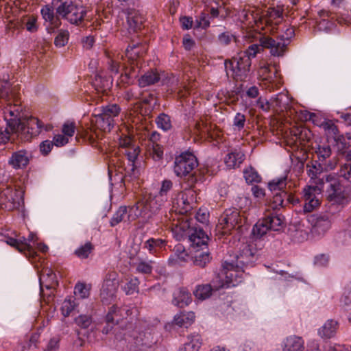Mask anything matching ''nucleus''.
<instances>
[{
	"mask_svg": "<svg viewBox=\"0 0 351 351\" xmlns=\"http://www.w3.org/2000/svg\"><path fill=\"white\" fill-rule=\"evenodd\" d=\"M259 49L258 45L252 44L245 51L238 54L231 60H226L225 68L227 73L228 74L229 71H231L232 76L237 81L244 80L250 71L251 58L256 56L259 52Z\"/></svg>",
	"mask_w": 351,
	"mask_h": 351,
	"instance_id": "1",
	"label": "nucleus"
},
{
	"mask_svg": "<svg viewBox=\"0 0 351 351\" xmlns=\"http://www.w3.org/2000/svg\"><path fill=\"white\" fill-rule=\"evenodd\" d=\"M325 190L327 199L332 205L337 204L341 208L349 202L348 194L340 181L334 176L326 175L320 179L319 183Z\"/></svg>",
	"mask_w": 351,
	"mask_h": 351,
	"instance_id": "2",
	"label": "nucleus"
},
{
	"mask_svg": "<svg viewBox=\"0 0 351 351\" xmlns=\"http://www.w3.org/2000/svg\"><path fill=\"white\" fill-rule=\"evenodd\" d=\"M243 272L241 268L235 267L234 260L225 261L220 272L213 279V286L216 289L234 287L241 281Z\"/></svg>",
	"mask_w": 351,
	"mask_h": 351,
	"instance_id": "3",
	"label": "nucleus"
},
{
	"mask_svg": "<svg viewBox=\"0 0 351 351\" xmlns=\"http://www.w3.org/2000/svg\"><path fill=\"white\" fill-rule=\"evenodd\" d=\"M198 165L196 157L191 153L185 152L178 156L174 161V172L176 176L182 177L189 175L188 181L192 186L202 179L197 171H193Z\"/></svg>",
	"mask_w": 351,
	"mask_h": 351,
	"instance_id": "4",
	"label": "nucleus"
},
{
	"mask_svg": "<svg viewBox=\"0 0 351 351\" xmlns=\"http://www.w3.org/2000/svg\"><path fill=\"white\" fill-rule=\"evenodd\" d=\"M245 221V217L236 208L226 209L220 215L217 230L222 234H230L234 229H239Z\"/></svg>",
	"mask_w": 351,
	"mask_h": 351,
	"instance_id": "5",
	"label": "nucleus"
},
{
	"mask_svg": "<svg viewBox=\"0 0 351 351\" xmlns=\"http://www.w3.org/2000/svg\"><path fill=\"white\" fill-rule=\"evenodd\" d=\"M176 229L182 232V237L187 238L193 248L201 247L202 250L207 248L208 237L202 228L191 226L188 221L176 225Z\"/></svg>",
	"mask_w": 351,
	"mask_h": 351,
	"instance_id": "6",
	"label": "nucleus"
},
{
	"mask_svg": "<svg viewBox=\"0 0 351 351\" xmlns=\"http://www.w3.org/2000/svg\"><path fill=\"white\" fill-rule=\"evenodd\" d=\"M56 14L71 24L80 25L86 15V10L82 5L72 1L62 2L56 8Z\"/></svg>",
	"mask_w": 351,
	"mask_h": 351,
	"instance_id": "7",
	"label": "nucleus"
},
{
	"mask_svg": "<svg viewBox=\"0 0 351 351\" xmlns=\"http://www.w3.org/2000/svg\"><path fill=\"white\" fill-rule=\"evenodd\" d=\"M118 274L114 271H109L104 278L101 289L100 296L104 303L111 302L116 297L119 287Z\"/></svg>",
	"mask_w": 351,
	"mask_h": 351,
	"instance_id": "8",
	"label": "nucleus"
},
{
	"mask_svg": "<svg viewBox=\"0 0 351 351\" xmlns=\"http://www.w3.org/2000/svg\"><path fill=\"white\" fill-rule=\"evenodd\" d=\"M40 121L35 118L30 117L25 121H21L19 130L16 134L21 136L23 141H28L33 136H36L40 132Z\"/></svg>",
	"mask_w": 351,
	"mask_h": 351,
	"instance_id": "9",
	"label": "nucleus"
},
{
	"mask_svg": "<svg viewBox=\"0 0 351 351\" xmlns=\"http://www.w3.org/2000/svg\"><path fill=\"white\" fill-rule=\"evenodd\" d=\"M22 200V194L17 190L6 188L0 193V205L7 210L19 208Z\"/></svg>",
	"mask_w": 351,
	"mask_h": 351,
	"instance_id": "10",
	"label": "nucleus"
},
{
	"mask_svg": "<svg viewBox=\"0 0 351 351\" xmlns=\"http://www.w3.org/2000/svg\"><path fill=\"white\" fill-rule=\"evenodd\" d=\"M259 43V51L263 48L269 49L271 54L274 56H282L288 45V43L282 42L278 36L274 39L269 36H261Z\"/></svg>",
	"mask_w": 351,
	"mask_h": 351,
	"instance_id": "11",
	"label": "nucleus"
},
{
	"mask_svg": "<svg viewBox=\"0 0 351 351\" xmlns=\"http://www.w3.org/2000/svg\"><path fill=\"white\" fill-rule=\"evenodd\" d=\"M138 45H133L132 46H128L125 50V56L131 61V63L130 67L125 68L124 75H121L123 78H125L122 79L123 82H125L126 80L136 78L138 76L139 70L137 65L134 64V60L140 56L141 51Z\"/></svg>",
	"mask_w": 351,
	"mask_h": 351,
	"instance_id": "12",
	"label": "nucleus"
},
{
	"mask_svg": "<svg viewBox=\"0 0 351 351\" xmlns=\"http://www.w3.org/2000/svg\"><path fill=\"white\" fill-rule=\"evenodd\" d=\"M255 254L252 251V247L246 243H243L239 248L238 254L235 256L234 264L237 268H241L245 271L244 267L248 265L252 264L255 261Z\"/></svg>",
	"mask_w": 351,
	"mask_h": 351,
	"instance_id": "13",
	"label": "nucleus"
},
{
	"mask_svg": "<svg viewBox=\"0 0 351 351\" xmlns=\"http://www.w3.org/2000/svg\"><path fill=\"white\" fill-rule=\"evenodd\" d=\"M315 152L317 155V158L319 162V165L322 167V169L328 171L332 170L335 168L338 162V160L335 157L331 160L330 159L327 160V159L329 158L332 154L330 145H319Z\"/></svg>",
	"mask_w": 351,
	"mask_h": 351,
	"instance_id": "14",
	"label": "nucleus"
},
{
	"mask_svg": "<svg viewBox=\"0 0 351 351\" xmlns=\"http://www.w3.org/2000/svg\"><path fill=\"white\" fill-rule=\"evenodd\" d=\"M309 221L313 224V232L319 235L324 234L331 226L329 214L312 215Z\"/></svg>",
	"mask_w": 351,
	"mask_h": 351,
	"instance_id": "15",
	"label": "nucleus"
},
{
	"mask_svg": "<svg viewBox=\"0 0 351 351\" xmlns=\"http://www.w3.org/2000/svg\"><path fill=\"white\" fill-rule=\"evenodd\" d=\"M16 106V104L14 106H10L4 110V117L7 121V125L14 133L19 130V127H20V123L22 121L21 112Z\"/></svg>",
	"mask_w": 351,
	"mask_h": 351,
	"instance_id": "16",
	"label": "nucleus"
},
{
	"mask_svg": "<svg viewBox=\"0 0 351 351\" xmlns=\"http://www.w3.org/2000/svg\"><path fill=\"white\" fill-rule=\"evenodd\" d=\"M316 187L308 186L304 189V204L302 210L304 213H308L312 212L314 209L319 206V200L316 197L315 191Z\"/></svg>",
	"mask_w": 351,
	"mask_h": 351,
	"instance_id": "17",
	"label": "nucleus"
},
{
	"mask_svg": "<svg viewBox=\"0 0 351 351\" xmlns=\"http://www.w3.org/2000/svg\"><path fill=\"white\" fill-rule=\"evenodd\" d=\"M30 159L29 154L25 149L14 152L9 158L8 163L14 169H21L25 168Z\"/></svg>",
	"mask_w": 351,
	"mask_h": 351,
	"instance_id": "18",
	"label": "nucleus"
},
{
	"mask_svg": "<svg viewBox=\"0 0 351 351\" xmlns=\"http://www.w3.org/2000/svg\"><path fill=\"white\" fill-rule=\"evenodd\" d=\"M128 213L127 219L129 222L133 221L138 217L145 219L150 217V214L148 213V207L144 202V200L138 201L134 205L129 206Z\"/></svg>",
	"mask_w": 351,
	"mask_h": 351,
	"instance_id": "19",
	"label": "nucleus"
},
{
	"mask_svg": "<svg viewBox=\"0 0 351 351\" xmlns=\"http://www.w3.org/2000/svg\"><path fill=\"white\" fill-rule=\"evenodd\" d=\"M264 218L270 230L280 231L286 226L285 217L278 211H274Z\"/></svg>",
	"mask_w": 351,
	"mask_h": 351,
	"instance_id": "20",
	"label": "nucleus"
},
{
	"mask_svg": "<svg viewBox=\"0 0 351 351\" xmlns=\"http://www.w3.org/2000/svg\"><path fill=\"white\" fill-rule=\"evenodd\" d=\"M245 154L239 149H233L228 153L224 158V163L227 168L232 169L240 167L244 161Z\"/></svg>",
	"mask_w": 351,
	"mask_h": 351,
	"instance_id": "21",
	"label": "nucleus"
},
{
	"mask_svg": "<svg viewBox=\"0 0 351 351\" xmlns=\"http://www.w3.org/2000/svg\"><path fill=\"white\" fill-rule=\"evenodd\" d=\"M92 86L98 93L106 94L112 86L111 77L95 75L92 82Z\"/></svg>",
	"mask_w": 351,
	"mask_h": 351,
	"instance_id": "22",
	"label": "nucleus"
},
{
	"mask_svg": "<svg viewBox=\"0 0 351 351\" xmlns=\"http://www.w3.org/2000/svg\"><path fill=\"white\" fill-rule=\"evenodd\" d=\"M40 284L41 291L45 287L47 289H54L58 285L56 275L49 268H45L42 271L40 276Z\"/></svg>",
	"mask_w": 351,
	"mask_h": 351,
	"instance_id": "23",
	"label": "nucleus"
},
{
	"mask_svg": "<svg viewBox=\"0 0 351 351\" xmlns=\"http://www.w3.org/2000/svg\"><path fill=\"white\" fill-rule=\"evenodd\" d=\"M191 302V295L186 288H180L173 294L172 302L174 305L182 308Z\"/></svg>",
	"mask_w": 351,
	"mask_h": 351,
	"instance_id": "24",
	"label": "nucleus"
},
{
	"mask_svg": "<svg viewBox=\"0 0 351 351\" xmlns=\"http://www.w3.org/2000/svg\"><path fill=\"white\" fill-rule=\"evenodd\" d=\"M304 348L302 339L293 335L285 339L282 351H302Z\"/></svg>",
	"mask_w": 351,
	"mask_h": 351,
	"instance_id": "25",
	"label": "nucleus"
},
{
	"mask_svg": "<svg viewBox=\"0 0 351 351\" xmlns=\"http://www.w3.org/2000/svg\"><path fill=\"white\" fill-rule=\"evenodd\" d=\"M160 79V74L156 70H150L145 73L138 79V85L141 87L151 86L158 82Z\"/></svg>",
	"mask_w": 351,
	"mask_h": 351,
	"instance_id": "26",
	"label": "nucleus"
},
{
	"mask_svg": "<svg viewBox=\"0 0 351 351\" xmlns=\"http://www.w3.org/2000/svg\"><path fill=\"white\" fill-rule=\"evenodd\" d=\"M194 320V313L191 311L181 312L180 313L175 315L173 322L176 325L180 327L188 328L193 323Z\"/></svg>",
	"mask_w": 351,
	"mask_h": 351,
	"instance_id": "27",
	"label": "nucleus"
},
{
	"mask_svg": "<svg viewBox=\"0 0 351 351\" xmlns=\"http://www.w3.org/2000/svg\"><path fill=\"white\" fill-rule=\"evenodd\" d=\"M193 193L194 191L192 189L186 190L179 194L176 201V204L178 206L184 211L187 212L190 208V204L193 201Z\"/></svg>",
	"mask_w": 351,
	"mask_h": 351,
	"instance_id": "28",
	"label": "nucleus"
},
{
	"mask_svg": "<svg viewBox=\"0 0 351 351\" xmlns=\"http://www.w3.org/2000/svg\"><path fill=\"white\" fill-rule=\"evenodd\" d=\"M127 23L131 31L136 32L141 28L143 18L136 10H130L128 12Z\"/></svg>",
	"mask_w": 351,
	"mask_h": 351,
	"instance_id": "29",
	"label": "nucleus"
},
{
	"mask_svg": "<svg viewBox=\"0 0 351 351\" xmlns=\"http://www.w3.org/2000/svg\"><path fill=\"white\" fill-rule=\"evenodd\" d=\"M216 289L213 283V280L210 284L200 285L197 286L193 293L194 295L199 300H205L208 298L213 291H218Z\"/></svg>",
	"mask_w": 351,
	"mask_h": 351,
	"instance_id": "30",
	"label": "nucleus"
},
{
	"mask_svg": "<svg viewBox=\"0 0 351 351\" xmlns=\"http://www.w3.org/2000/svg\"><path fill=\"white\" fill-rule=\"evenodd\" d=\"M202 345V339L199 334H194L188 337V341L178 351H199Z\"/></svg>",
	"mask_w": 351,
	"mask_h": 351,
	"instance_id": "31",
	"label": "nucleus"
},
{
	"mask_svg": "<svg viewBox=\"0 0 351 351\" xmlns=\"http://www.w3.org/2000/svg\"><path fill=\"white\" fill-rule=\"evenodd\" d=\"M337 326L338 323L337 321L329 319L319 330V335L322 337L330 338L335 334Z\"/></svg>",
	"mask_w": 351,
	"mask_h": 351,
	"instance_id": "32",
	"label": "nucleus"
},
{
	"mask_svg": "<svg viewBox=\"0 0 351 351\" xmlns=\"http://www.w3.org/2000/svg\"><path fill=\"white\" fill-rule=\"evenodd\" d=\"M287 176H283L278 178H274L269 181L267 184L268 189L272 193H277L281 191H287Z\"/></svg>",
	"mask_w": 351,
	"mask_h": 351,
	"instance_id": "33",
	"label": "nucleus"
},
{
	"mask_svg": "<svg viewBox=\"0 0 351 351\" xmlns=\"http://www.w3.org/2000/svg\"><path fill=\"white\" fill-rule=\"evenodd\" d=\"M308 349L310 351H341L340 345L332 346L327 343L321 345L315 340H312L308 343Z\"/></svg>",
	"mask_w": 351,
	"mask_h": 351,
	"instance_id": "34",
	"label": "nucleus"
},
{
	"mask_svg": "<svg viewBox=\"0 0 351 351\" xmlns=\"http://www.w3.org/2000/svg\"><path fill=\"white\" fill-rule=\"evenodd\" d=\"M97 126L104 132H110L114 125V120L110 119L102 113L95 116Z\"/></svg>",
	"mask_w": 351,
	"mask_h": 351,
	"instance_id": "35",
	"label": "nucleus"
},
{
	"mask_svg": "<svg viewBox=\"0 0 351 351\" xmlns=\"http://www.w3.org/2000/svg\"><path fill=\"white\" fill-rule=\"evenodd\" d=\"M266 16L267 17L266 23L272 25H278L282 18V12L280 10H276L274 8H269L267 10Z\"/></svg>",
	"mask_w": 351,
	"mask_h": 351,
	"instance_id": "36",
	"label": "nucleus"
},
{
	"mask_svg": "<svg viewBox=\"0 0 351 351\" xmlns=\"http://www.w3.org/2000/svg\"><path fill=\"white\" fill-rule=\"evenodd\" d=\"M121 112L119 105L115 104H108L101 107V113L110 119L114 120Z\"/></svg>",
	"mask_w": 351,
	"mask_h": 351,
	"instance_id": "37",
	"label": "nucleus"
},
{
	"mask_svg": "<svg viewBox=\"0 0 351 351\" xmlns=\"http://www.w3.org/2000/svg\"><path fill=\"white\" fill-rule=\"evenodd\" d=\"M144 202L148 207V213L151 217L152 214L156 213L160 208L163 199L159 195L153 198L149 197L148 199L145 200Z\"/></svg>",
	"mask_w": 351,
	"mask_h": 351,
	"instance_id": "38",
	"label": "nucleus"
},
{
	"mask_svg": "<svg viewBox=\"0 0 351 351\" xmlns=\"http://www.w3.org/2000/svg\"><path fill=\"white\" fill-rule=\"evenodd\" d=\"M210 258L208 250L199 251L196 250L195 255L194 256L193 263L196 266L200 267H204L207 263L210 262Z\"/></svg>",
	"mask_w": 351,
	"mask_h": 351,
	"instance_id": "39",
	"label": "nucleus"
},
{
	"mask_svg": "<svg viewBox=\"0 0 351 351\" xmlns=\"http://www.w3.org/2000/svg\"><path fill=\"white\" fill-rule=\"evenodd\" d=\"M127 214L128 215V207L125 206H120L111 218L110 226L114 227L121 221H125V219Z\"/></svg>",
	"mask_w": 351,
	"mask_h": 351,
	"instance_id": "40",
	"label": "nucleus"
},
{
	"mask_svg": "<svg viewBox=\"0 0 351 351\" xmlns=\"http://www.w3.org/2000/svg\"><path fill=\"white\" fill-rule=\"evenodd\" d=\"M271 104L272 108H278L282 110L287 108L289 104V99L286 94L280 93L275 97L271 99Z\"/></svg>",
	"mask_w": 351,
	"mask_h": 351,
	"instance_id": "41",
	"label": "nucleus"
},
{
	"mask_svg": "<svg viewBox=\"0 0 351 351\" xmlns=\"http://www.w3.org/2000/svg\"><path fill=\"white\" fill-rule=\"evenodd\" d=\"M158 127L164 131H168L172 128L170 117L165 113L160 114L156 119Z\"/></svg>",
	"mask_w": 351,
	"mask_h": 351,
	"instance_id": "42",
	"label": "nucleus"
},
{
	"mask_svg": "<svg viewBox=\"0 0 351 351\" xmlns=\"http://www.w3.org/2000/svg\"><path fill=\"white\" fill-rule=\"evenodd\" d=\"M154 261L140 260L136 263V271L143 274H150L153 270Z\"/></svg>",
	"mask_w": 351,
	"mask_h": 351,
	"instance_id": "43",
	"label": "nucleus"
},
{
	"mask_svg": "<svg viewBox=\"0 0 351 351\" xmlns=\"http://www.w3.org/2000/svg\"><path fill=\"white\" fill-rule=\"evenodd\" d=\"M269 228L267 223H266V220L263 218L261 221H258L253 227L252 233L254 236L257 237H262L264 236L268 230Z\"/></svg>",
	"mask_w": 351,
	"mask_h": 351,
	"instance_id": "44",
	"label": "nucleus"
},
{
	"mask_svg": "<svg viewBox=\"0 0 351 351\" xmlns=\"http://www.w3.org/2000/svg\"><path fill=\"white\" fill-rule=\"evenodd\" d=\"M164 245V241L160 239L151 238L144 243L143 248L147 250L150 253L156 252L157 248Z\"/></svg>",
	"mask_w": 351,
	"mask_h": 351,
	"instance_id": "45",
	"label": "nucleus"
},
{
	"mask_svg": "<svg viewBox=\"0 0 351 351\" xmlns=\"http://www.w3.org/2000/svg\"><path fill=\"white\" fill-rule=\"evenodd\" d=\"M244 178L247 183H258L261 181V177L252 167H249L243 171Z\"/></svg>",
	"mask_w": 351,
	"mask_h": 351,
	"instance_id": "46",
	"label": "nucleus"
},
{
	"mask_svg": "<svg viewBox=\"0 0 351 351\" xmlns=\"http://www.w3.org/2000/svg\"><path fill=\"white\" fill-rule=\"evenodd\" d=\"M273 200L271 204V207L274 211H278V207H283L284 199L287 196V191H281L277 193H273Z\"/></svg>",
	"mask_w": 351,
	"mask_h": 351,
	"instance_id": "47",
	"label": "nucleus"
},
{
	"mask_svg": "<svg viewBox=\"0 0 351 351\" xmlns=\"http://www.w3.org/2000/svg\"><path fill=\"white\" fill-rule=\"evenodd\" d=\"M36 239V235L33 232H30L27 238H25L23 237H21L22 242L26 243V244L28 245L27 247H25L24 249L25 256H33L34 254H35L31 243H32L34 245Z\"/></svg>",
	"mask_w": 351,
	"mask_h": 351,
	"instance_id": "48",
	"label": "nucleus"
},
{
	"mask_svg": "<svg viewBox=\"0 0 351 351\" xmlns=\"http://www.w3.org/2000/svg\"><path fill=\"white\" fill-rule=\"evenodd\" d=\"M140 153V147L138 145H132V147H130L128 149H125L124 154L128 157V159L130 162H131L132 169L131 171H134L135 169L134 163L136 160L138 154Z\"/></svg>",
	"mask_w": 351,
	"mask_h": 351,
	"instance_id": "49",
	"label": "nucleus"
},
{
	"mask_svg": "<svg viewBox=\"0 0 351 351\" xmlns=\"http://www.w3.org/2000/svg\"><path fill=\"white\" fill-rule=\"evenodd\" d=\"M93 250L90 242H87L75 251V254L80 258H86Z\"/></svg>",
	"mask_w": 351,
	"mask_h": 351,
	"instance_id": "50",
	"label": "nucleus"
},
{
	"mask_svg": "<svg viewBox=\"0 0 351 351\" xmlns=\"http://www.w3.org/2000/svg\"><path fill=\"white\" fill-rule=\"evenodd\" d=\"M321 127H322L327 134L333 137H336L339 133L337 126L331 120L324 121Z\"/></svg>",
	"mask_w": 351,
	"mask_h": 351,
	"instance_id": "51",
	"label": "nucleus"
},
{
	"mask_svg": "<svg viewBox=\"0 0 351 351\" xmlns=\"http://www.w3.org/2000/svg\"><path fill=\"white\" fill-rule=\"evenodd\" d=\"M139 281L137 278H131L124 286L127 295H132L138 292Z\"/></svg>",
	"mask_w": 351,
	"mask_h": 351,
	"instance_id": "52",
	"label": "nucleus"
},
{
	"mask_svg": "<svg viewBox=\"0 0 351 351\" xmlns=\"http://www.w3.org/2000/svg\"><path fill=\"white\" fill-rule=\"evenodd\" d=\"M116 311V308H113L106 315V326H104L102 329V333L108 334L113 328L114 326V317L112 316V313Z\"/></svg>",
	"mask_w": 351,
	"mask_h": 351,
	"instance_id": "53",
	"label": "nucleus"
},
{
	"mask_svg": "<svg viewBox=\"0 0 351 351\" xmlns=\"http://www.w3.org/2000/svg\"><path fill=\"white\" fill-rule=\"evenodd\" d=\"M41 14L45 21H49L52 25H54L55 26L58 25V18L55 17L53 10L49 7L45 6L41 10Z\"/></svg>",
	"mask_w": 351,
	"mask_h": 351,
	"instance_id": "54",
	"label": "nucleus"
},
{
	"mask_svg": "<svg viewBox=\"0 0 351 351\" xmlns=\"http://www.w3.org/2000/svg\"><path fill=\"white\" fill-rule=\"evenodd\" d=\"M338 173L340 178L351 184V163L341 165Z\"/></svg>",
	"mask_w": 351,
	"mask_h": 351,
	"instance_id": "55",
	"label": "nucleus"
},
{
	"mask_svg": "<svg viewBox=\"0 0 351 351\" xmlns=\"http://www.w3.org/2000/svg\"><path fill=\"white\" fill-rule=\"evenodd\" d=\"M218 42L221 45L227 46L232 42H237V38L229 32L221 33L218 36Z\"/></svg>",
	"mask_w": 351,
	"mask_h": 351,
	"instance_id": "56",
	"label": "nucleus"
},
{
	"mask_svg": "<svg viewBox=\"0 0 351 351\" xmlns=\"http://www.w3.org/2000/svg\"><path fill=\"white\" fill-rule=\"evenodd\" d=\"M6 243L10 246L16 249L19 252H23L25 254L24 249L27 247L28 245L26 243H23L21 238L16 239L14 238L9 237L6 240Z\"/></svg>",
	"mask_w": 351,
	"mask_h": 351,
	"instance_id": "57",
	"label": "nucleus"
},
{
	"mask_svg": "<svg viewBox=\"0 0 351 351\" xmlns=\"http://www.w3.org/2000/svg\"><path fill=\"white\" fill-rule=\"evenodd\" d=\"M75 305L74 300H71V298L66 299L61 307L62 315L64 317L69 316L71 313L75 309Z\"/></svg>",
	"mask_w": 351,
	"mask_h": 351,
	"instance_id": "58",
	"label": "nucleus"
},
{
	"mask_svg": "<svg viewBox=\"0 0 351 351\" xmlns=\"http://www.w3.org/2000/svg\"><path fill=\"white\" fill-rule=\"evenodd\" d=\"M294 135L302 144L309 142L312 138L311 132L306 128H302L299 132L295 133Z\"/></svg>",
	"mask_w": 351,
	"mask_h": 351,
	"instance_id": "59",
	"label": "nucleus"
},
{
	"mask_svg": "<svg viewBox=\"0 0 351 351\" xmlns=\"http://www.w3.org/2000/svg\"><path fill=\"white\" fill-rule=\"evenodd\" d=\"M76 324L82 328H87L93 322L91 316L88 315H80L75 319Z\"/></svg>",
	"mask_w": 351,
	"mask_h": 351,
	"instance_id": "60",
	"label": "nucleus"
},
{
	"mask_svg": "<svg viewBox=\"0 0 351 351\" xmlns=\"http://www.w3.org/2000/svg\"><path fill=\"white\" fill-rule=\"evenodd\" d=\"M69 34L68 31H60L54 40L56 46L61 47L66 45L69 40Z\"/></svg>",
	"mask_w": 351,
	"mask_h": 351,
	"instance_id": "61",
	"label": "nucleus"
},
{
	"mask_svg": "<svg viewBox=\"0 0 351 351\" xmlns=\"http://www.w3.org/2000/svg\"><path fill=\"white\" fill-rule=\"evenodd\" d=\"M74 293L75 295L80 298H86L89 295V289L86 287L85 284L78 283L75 287Z\"/></svg>",
	"mask_w": 351,
	"mask_h": 351,
	"instance_id": "62",
	"label": "nucleus"
},
{
	"mask_svg": "<svg viewBox=\"0 0 351 351\" xmlns=\"http://www.w3.org/2000/svg\"><path fill=\"white\" fill-rule=\"evenodd\" d=\"M246 119L245 116L240 112L236 114L233 119V126L239 131L243 130L245 127Z\"/></svg>",
	"mask_w": 351,
	"mask_h": 351,
	"instance_id": "63",
	"label": "nucleus"
},
{
	"mask_svg": "<svg viewBox=\"0 0 351 351\" xmlns=\"http://www.w3.org/2000/svg\"><path fill=\"white\" fill-rule=\"evenodd\" d=\"M149 154L152 155L154 160H159L162 158L163 150L159 144L152 145V149L149 150Z\"/></svg>",
	"mask_w": 351,
	"mask_h": 351,
	"instance_id": "64",
	"label": "nucleus"
}]
</instances>
